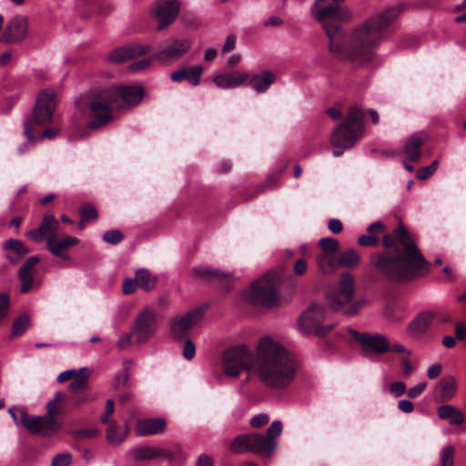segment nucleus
<instances>
[{
    "label": "nucleus",
    "mask_w": 466,
    "mask_h": 466,
    "mask_svg": "<svg viewBox=\"0 0 466 466\" xmlns=\"http://www.w3.org/2000/svg\"><path fill=\"white\" fill-rule=\"evenodd\" d=\"M322 249V253L336 254L339 250V244L337 239L333 238H324L319 242Z\"/></svg>",
    "instance_id": "nucleus-38"
},
{
    "label": "nucleus",
    "mask_w": 466,
    "mask_h": 466,
    "mask_svg": "<svg viewBox=\"0 0 466 466\" xmlns=\"http://www.w3.org/2000/svg\"><path fill=\"white\" fill-rule=\"evenodd\" d=\"M363 115L359 106H351L345 122L334 129L330 138L331 145L341 149L353 147L363 132Z\"/></svg>",
    "instance_id": "nucleus-6"
},
{
    "label": "nucleus",
    "mask_w": 466,
    "mask_h": 466,
    "mask_svg": "<svg viewBox=\"0 0 466 466\" xmlns=\"http://www.w3.org/2000/svg\"><path fill=\"white\" fill-rule=\"evenodd\" d=\"M249 78V74L245 72L222 73L216 75L212 81L218 87L232 89L240 86Z\"/></svg>",
    "instance_id": "nucleus-19"
},
{
    "label": "nucleus",
    "mask_w": 466,
    "mask_h": 466,
    "mask_svg": "<svg viewBox=\"0 0 466 466\" xmlns=\"http://www.w3.org/2000/svg\"><path fill=\"white\" fill-rule=\"evenodd\" d=\"M165 427L166 421L163 419H140L136 422L135 431L138 436L153 435L161 432Z\"/></svg>",
    "instance_id": "nucleus-22"
},
{
    "label": "nucleus",
    "mask_w": 466,
    "mask_h": 466,
    "mask_svg": "<svg viewBox=\"0 0 466 466\" xmlns=\"http://www.w3.org/2000/svg\"><path fill=\"white\" fill-rule=\"evenodd\" d=\"M406 390V384L403 381H394L389 386V391L396 398L403 395Z\"/></svg>",
    "instance_id": "nucleus-49"
},
{
    "label": "nucleus",
    "mask_w": 466,
    "mask_h": 466,
    "mask_svg": "<svg viewBox=\"0 0 466 466\" xmlns=\"http://www.w3.org/2000/svg\"><path fill=\"white\" fill-rule=\"evenodd\" d=\"M35 128V127H33L32 126V121H25L24 135L31 144L40 142L44 137H47L49 139L54 138L58 133V130L56 129H46L41 135L35 136L34 134Z\"/></svg>",
    "instance_id": "nucleus-31"
},
{
    "label": "nucleus",
    "mask_w": 466,
    "mask_h": 466,
    "mask_svg": "<svg viewBox=\"0 0 466 466\" xmlns=\"http://www.w3.org/2000/svg\"><path fill=\"white\" fill-rule=\"evenodd\" d=\"M275 79L276 76L271 71L265 70L261 74L249 75L248 81L257 93H264Z\"/></svg>",
    "instance_id": "nucleus-27"
},
{
    "label": "nucleus",
    "mask_w": 466,
    "mask_h": 466,
    "mask_svg": "<svg viewBox=\"0 0 466 466\" xmlns=\"http://www.w3.org/2000/svg\"><path fill=\"white\" fill-rule=\"evenodd\" d=\"M358 244L362 247H374L379 244V237L371 235H361L358 238Z\"/></svg>",
    "instance_id": "nucleus-50"
},
{
    "label": "nucleus",
    "mask_w": 466,
    "mask_h": 466,
    "mask_svg": "<svg viewBox=\"0 0 466 466\" xmlns=\"http://www.w3.org/2000/svg\"><path fill=\"white\" fill-rule=\"evenodd\" d=\"M231 448L234 452H242L245 451H249L248 434L240 435L237 437L233 441Z\"/></svg>",
    "instance_id": "nucleus-42"
},
{
    "label": "nucleus",
    "mask_w": 466,
    "mask_h": 466,
    "mask_svg": "<svg viewBox=\"0 0 466 466\" xmlns=\"http://www.w3.org/2000/svg\"><path fill=\"white\" fill-rule=\"evenodd\" d=\"M77 377H79V375L76 370H68L61 372L57 377V380L59 382H64L73 378L76 379Z\"/></svg>",
    "instance_id": "nucleus-63"
},
{
    "label": "nucleus",
    "mask_w": 466,
    "mask_h": 466,
    "mask_svg": "<svg viewBox=\"0 0 466 466\" xmlns=\"http://www.w3.org/2000/svg\"><path fill=\"white\" fill-rule=\"evenodd\" d=\"M384 316L390 322L398 323L404 319V312L401 309L389 305L384 309Z\"/></svg>",
    "instance_id": "nucleus-36"
},
{
    "label": "nucleus",
    "mask_w": 466,
    "mask_h": 466,
    "mask_svg": "<svg viewBox=\"0 0 466 466\" xmlns=\"http://www.w3.org/2000/svg\"><path fill=\"white\" fill-rule=\"evenodd\" d=\"M248 441L250 451L264 454L271 453L276 444L262 434H248Z\"/></svg>",
    "instance_id": "nucleus-26"
},
{
    "label": "nucleus",
    "mask_w": 466,
    "mask_h": 466,
    "mask_svg": "<svg viewBox=\"0 0 466 466\" xmlns=\"http://www.w3.org/2000/svg\"><path fill=\"white\" fill-rule=\"evenodd\" d=\"M40 261V258L37 256H32L27 258L21 268H19L18 273H25V274H33V269L35 266Z\"/></svg>",
    "instance_id": "nucleus-45"
},
{
    "label": "nucleus",
    "mask_w": 466,
    "mask_h": 466,
    "mask_svg": "<svg viewBox=\"0 0 466 466\" xmlns=\"http://www.w3.org/2000/svg\"><path fill=\"white\" fill-rule=\"evenodd\" d=\"M354 294L353 277L350 273H343L339 284L327 290V305L333 311H341L344 316H354L365 304V300L362 299L352 301Z\"/></svg>",
    "instance_id": "nucleus-5"
},
{
    "label": "nucleus",
    "mask_w": 466,
    "mask_h": 466,
    "mask_svg": "<svg viewBox=\"0 0 466 466\" xmlns=\"http://www.w3.org/2000/svg\"><path fill=\"white\" fill-rule=\"evenodd\" d=\"M135 277L137 278L138 287L144 291L153 290L157 286V278L147 268L137 269Z\"/></svg>",
    "instance_id": "nucleus-30"
},
{
    "label": "nucleus",
    "mask_w": 466,
    "mask_h": 466,
    "mask_svg": "<svg viewBox=\"0 0 466 466\" xmlns=\"http://www.w3.org/2000/svg\"><path fill=\"white\" fill-rule=\"evenodd\" d=\"M195 354H196L195 344L193 343V341L191 339H187L185 342V345H184L183 351H182L183 357L186 360H190L195 357Z\"/></svg>",
    "instance_id": "nucleus-55"
},
{
    "label": "nucleus",
    "mask_w": 466,
    "mask_h": 466,
    "mask_svg": "<svg viewBox=\"0 0 466 466\" xmlns=\"http://www.w3.org/2000/svg\"><path fill=\"white\" fill-rule=\"evenodd\" d=\"M431 312H421L409 324L407 328L408 334L412 338H420L422 336L433 320Z\"/></svg>",
    "instance_id": "nucleus-24"
},
{
    "label": "nucleus",
    "mask_w": 466,
    "mask_h": 466,
    "mask_svg": "<svg viewBox=\"0 0 466 466\" xmlns=\"http://www.w3.org/2000/svg\"><path fill=\"white\" fill-rule=\"evenodd\" d=\"M203 313L201 309H196L172 318L169 323L172 338L178 340L187 336L189 330L202 319Z\"/></svg>",
    "instance_id": "nucleus-14"
},
{
    "label": "nucleus",
    "mask_w": 466,
    "mask_h": 466,
    "mask_svg": "<svg viewBox=\"0 0 466 466\" xmlns=\"http://www.w3.org/2000/svg\"><path fill=\"white\" fill-rule=\"evenodd\" d=\"M115 9L113 3L109 1H103L98 5V13L101 15H107L111 14Z\"/></svg>",
    "instance_id": "nucleus-59"
},
{
    "label": "nucleus",
    "mask_w": 466,
    "mask_h": 466,
    "mask_svg": "<svg viewBox=\"0 0 466 466\" xmlns=\"http://www.w3.org/2000/svg\"><path fill=\"white\" fill-rule=\"evenodd\" d=\"M202 73L203 67L199 65L187 67L186 80L193 86H196L200 83Z\"/></svg>",
    "instance_id": "nucleus-37"
},
{
    "label": "nucleus",
    "mask_w": 466,
    "mask_h": 466,
    "mask_svg": "<svg viewBox=\"0 0 466 466\" xmlns=\"http://www.w3.org/2000/svg\"><path fill=\"white\" fill-rule=\"evenodd\" d=\"M441 368L442 367L440 363L431 365L427 370L428 378L431 380L438 378L441 372Z\"/></svg>",
    "instance_id": "nucleus-62"
},
{
    "label": "nucleus",
    "mask_w": 466,
    "mask_h": 466,
    "mask_svg": "<svg viewBox=\"0 0 466 466\" xmlns=\"http://www.w3.org/2000/svg\"><path fill=\"white\" fill-rule=\"evenodd\" d=\"M79 240L76 238L66 237L57 239L56 236H48L46 238L47 249L54 255L64 259H68L66 252L72 247L77 245Z\"/></svg>",
    "instance_id": "nucleus-20"
},
{
    "label": "nucleus",
    "mask_w": 466,
    "mask_h": 466,
    "mask_svg": "<svg viewBox=\"0 0 466 466\" xmlns=\"http://www.w3.org/2000/svg\"><path fill=\"white\" fill-rule=\"evenodd\" d=\"M456 391V380L453 376L443 377L434 390V399L439 402L450 400Z\"/></svg>",
    "instance_id": "nucleus-23"
},
{
    "label": "nucleus",
    "mask_w": 466,
    "mask_h": 466,
    "mask_svg": "<svg viewBox=\"0 0 466 466\" xmlns=\"http://www.w3.org/2000/svg\"><path fill=\"white\" fill-rule=\"evenodd\" d=\"M59 228V222L52 214H45L43 220L36 229L27 232L26 236L35 242H41L48 236L56 237Z\"/></svg>",
    "instance_id": "nucleus-16"
},
{
    "label": "nucleus",
    "mask_w": 466,
    "mask_h": 466,
    "mask_svg": "<svg viewBox=\"0 0 466 466\" xmlns=\"http://www.w3.org/2000/svg\"><path fill=\"white\" fill-rule=\"evenodd\" d=\"M20 423L31 433L42 436H50L56 432L60 425L54 417L50 416H31L22 410Z\"/></svg>",
    "instance_id": "nucleus-13"
},
{
    "label": "nucleus",
    "mask_w": 466,
    "mask_h": 466,
    "mask_svg": "<svg viewBox=\"0 0 466 466\" xmlns=\"http://www.w3.org/2000/svg\"><path fill=\"white\" fill-rule=\"evenodd\" d=\"M282 428L283 426L280 420L273 421L267 431L268 439L274 441V439L281 433Z\"/></svg>",
    "instance_id": "nucleus-51"
},
{
    "label": "nucleus",
    "mask_w": 466,
    "mask_h": 466,
    "mask_svg": "<svg viewBox=\"0 0 466 466\" xmlns=\"http://www.w3.org/2000/svg\"><path fill=\"white\" fill-rule=\"evenodd\" d=\"M80 216L83 221L96 219L98 216L96 209L92 205H85L80 209Z\"/></svg>",
    "instance_id": "nucleus-46"
},
{
    "label": "nucleus",
    "mask_w": 466,
    "mask_h": 466,
    "mask_svg": "<svg viewBox=\"0 0 466 466\" xmlns=\"http://www.w3.org/2000/svg\"><path fill=\"white\" fill-rule=\"evenodd\" d=\"M455 450L453 446H446L440 452V466H453Z\"/></svg>",
    "instance_id": "nucleus-39"
},
{
    "label": "nucleus",
    "mask_w": 466,
    "mask_h": 466,
    "mask_svg": "<svg viewBox=\"0 0 466 466\" xmlns=\"http://www.w3.org/2000/svg\"><path fill=\"white\" fill-rule=\"evenodd\" d=\"M384 230H385L384 225L380 221H376L368 227L367 235L378 237L379 234L382 233Z\"/></svg>",
    "instance_id": "nucleus-57"
},
{
    "label": "nucleus",
    "mask_w": 466,
    "mask_h": 466,
    "mask_svg": "<svg viewBox=\"0 0 466 466\" xmlns=\"http://www.w3.org/2000/svg\"><path fill=\"white\" fill-rule=\"evenodd\" d=\"M72 462L70 453H61L55 456L49 466H69Z\"/></svg>",
    "instance_id": "nucleus-48"
},
{
    "label": "nucleus",
    "mask_w": 466,
    "mask_h": 466,
    "mask_svg": "<svg viewBox=\"0 0 466 466\" xmlns=\"http://www.w3.org/2000/svg\"><path fill=\"white\" fill-rule=\"evenodd\" d=\"M3 248L5 250L14 253L16 257H13L11 254L7 255V259L15 264L19 258L29 252V249L23 244L22 241L15 238H9L5 241Z\"/></svg>",
    "instance_id": "nucleus-28"
},
{
    "label": "nucleus",
    "mask_w": 466,
    "mask_h": 466,
    "mask_svg": "<svg viewBox=\"0 0 466 466\" xmlns=\"http://www.w3.org/2000/svg\"><path fill=\"white\" fill-rule=\"evenodd\" d=\"M150 50L151 48L148 46L127 45L112 51L108 56V60L112 63L120 64L147 54Z\"/></svg>",
    "instance_id": "nucleus-17"
},
{
    "label": "nucleus",
    "mask_w": 466,
    "mask_h": 466,
    "mask_svg": "<svg viewBox=\"0 0 466 466\" xmlns=\"http://www.w3.org/2000/svg\"><path fill=\"white\" fill-rule=\"evenodd\" d=\"M9 307V296L6 293H0V322L7 317Z\"/></svg>",
    "instance_id": "nucleus-47"
},
{
    "label": "nucleus",
    "mask_w": 466,
    "mask_h": 466,
    "mask_svg": "<svg viewBox=\"0 0 466 466\" xmlns=\"http://www.w3.org/2000/svg\"><path fill=\"white\" fill-rule=\"evenodd\" d=\"M124 239V235L117 229L107 230L103 235V240L110 245H117Z\"/></svg>",
    "instance_id": "nucleus-43"
},
{
    "label": "nucleus",
    "mask_w": 466,
    "mask_h": 466,
    "mask_svg": "<svg viewBox=\"0 0 466 466\" xmlns=\"http://www.w3.org/2000/svg\"><path fill=\"white\" fill-rule=\"evenodd\" d=\"M30 325V318L26 313L21 314L16 318L12 326V337L23 334Z\"/></svg>",
    "instance_id": "nucleus-35"
},
{
    "label": "nucleus",
    "mask_w": 466,
    "mask_h": 466,
    "mask_svg": "<svg viewBox=\"0 0 466 466\" xmlns=\"http://www.w3.org/2000/svg\"><path fill=\"white\" fill-rule=\"evenodd\" d=\"M382 243L388 249L372 256L370 262L389 281H409L429 265L403 224L397 227L394 235L386 234Z\"/></svg>",
    "instance_id": "nucleus-3"
},
{
    "label": "nucleus",
    "mask_w": 466,
    "mask_h": 466,
    "mask_svg": "<svg viewBox=\"0 0 466 466\" xmlns=\"http://www.w3.org/2000/svg\"><path fill=\"white\" fill-rule=\"evenodd\" d=\"M137 288L139 287L136 277L134 279L130 278L124 279L122 287L124 294H133Z\"/></svg>",
    "instance_id": "nucleus-53"
},
{
    "label": "nucleus",
    "mask_w": 466,
    "mask_h": 466,
    "mask_svg": "<svg viewBox=\"0 0 466 466\" xmlns=\"http://www.w3.org/2000/svg\"><path fill=\"white\" fill-rule=\"evenodd\" d=\"M326 318L325 307L319 303H312L300 316L298 326L304 334L315 332L324 336L333 329V325L322 326Z\"/></svg>",
    "instance_id": "nucleus-8"
},
{
    "label": "nucleus",
    "mask_w": 466,
    "mask_h": 466,
    "mask_svg": "<svg viewBox=\"0 0 466 466\" xmlns=\"http://www.w3.org/2000/svg\"><path fill=\"white\" fill-rule=\"evenodd\" d=\"M86 379L83 377H77L69 386V390L72 393H79L86 388Z\"/></svg>",
    "instance_id": "nucleus-52"
},
{
    "label": "nucleus",
    "mask_w": 466,
    "mask_h": 466,
    "mask_svg": "<svg viewBox=\"0 0 466 466\" xmlns=\"http://www.w3.org/2000/svg\"><path fill=\"white\" fill-rule=\"evenodd\" d=\"M71 434L76 439H93L98 435V430L96 428H85L73 431Z\"/></svg>",
    "instance_id": "nucleus-44"
},
{
    "label": "nucleus",
    "mask_w": 466,
    "mask_h": 466,
    "mask_svg": "<svg viewBox=\"0 0 466 466\" xmlns=\"http://www.w3.org/2000/svg\"><path fill=\"white\" fill-rule=\"evenodd\" d=\"M360 342L366 354L372 352L383 354L390 350V343L387 338L381 334L370 335L363 333L360 337Z\"/></svg>",
    "instance_id": "nucleus-18"
},
{
    "label": "nucleus",
    "mask_w": 466,
    "mask_h": 466,
    "mask_svg": "<svg viewBox=\"0 0 466 466\" xmlns=\"http://www.w3.org/2000/svg\"><path fill=\"white\" fill-rule=\"evenodd\" d=\"M18 277L21 280L20 291L22 293L28 292L34 287H39V284L35 282L33 274L18 273Z\"/></svg>",
    "instance_id": "nucleus-40"
},
{
    "label": "nucleus",
    "mask_w": 466,
    "mask_h": 466,
    "mask_svg": "<svg viewBox=\"0 0 466 466\" xmlns=\"http://www.w3.org/2000/svg\"><path fill=\"white\" fill-rule=\"evenodd\" d=\"M191 47L186 38H169L163 42L153 58L161 65H171L179 60Z\"/></svg>",
    "instance_id": "nucleus-10"
},
{
    "label": "nucleus",
    "mask_w": 466,
    "mask_h": 466,
    "mask_svg": "<svg viewBox=\"0 0 466 466\" xmlns=\"http://www.w3.org/2000/svg\"><path fill=\"white\" fill-rule=\"evenodd\" d=\"M344 0H316L310 8L311 16L322 26L329 38V50L355 64L370 62L384 37V30L399 16L400 9L391 7L354 27L345 35L340 23L350 21V8L340 6Z\"/></svg>",
    "instance_id": "nucleus-1"
},
{
    "label": "nucleus",
    "mask_w": 466,
    "mask_h": 466,
    "mask_svg": "<svg viewBox=\"0 0 466 466\" xmlns=\"http://www.w3.org/2000/svg\"><path fill=\"white\" fill-rule=\"evenodd\" d=\"M30 36L29 18L23 15H16L8 20L2 33V43L20 45Z\"/></svg>",
    "instance_id": "nucleus-11"
},
{
    "label": "nucleus",
    "mask_w": 466,
    "mask_h": 466,
    "mask_svg": "<svg viewBox=\"0 0 466 466\" xmlns=\"http://www.w3.org/2000/svg\"><path fill=\"white\" fill-rule=\"evenodd\" d=\"M151 58H144L129 66V69L133 72L143 70L151 65Z\"/></svg>",
    "instance_id": "nucleus-58"
},
{
    "label": "nucleus",
    "mask_w": 466,
    "mask_h": 466,
    "mask_svg": "<svg viewBox=\"0 0 466 466\" xmlns=\"http://www.w3.org/2000/svg\"><path fill=\"white\" fill-rule=\"evenodd\" d=\"M318 266L323 274H329L336 270L339 266V260L335 254L320 253L317 257Z\"/></svg>",
    "instance_id": "nucleus-32"
},
{
    "label": "nucleus",
    "mask_w": 466,
    "mask_h": 466,
    "mask_svg": "<svg viewBox=\"0 0 466 466\" xmlns=\"http://www.w3.org/2000/svg\"><path fill=\"white\" fill-rule=\"evenodd\" d=\"M438 416L442 420H449L451 425H461L464 416L461 410L451 405H442L438 409Z\"/></svg>",
    "instance_id": "nucleus-29"
},
{
    "label": "nucleus",
    "mask_w": 466,
    "mask_h": 466,
    "mask_svg": "<svg viewBox=\"0 0 466 466\" xmlns=\"http://www.w3.org/2000/svg\"><path fill=\"white\" fill-rule=\"evenodd\" d=\"M279 276L268 272L255 280L250 288L244 291V299L251 304L271 307L277 300L276 285Z\"/></svg>",
    "instance_id": "nucleus-7"
},
{
    "label": "nucleus",
    "mask_w": 466,
    "mask_h": 466,
    "mask_svg": "<svg viewBox=\"0 0 466 466\" xmlns=\"http://www.w3.org/2000/svg\"><path fill=\"white\" fill-rule=\"evenodd\" d=\"M130 455L137 461H151L167 456V451L159 447L137 446L130 450Z\"/></svg>",
    "instance_id": "nucleus-25"
},
{
    "label": "nucleus",
    "mask_w": 466,
    "mask_h": 466,
    "mask_svg": "<svg viewBox=\"0 0 466 466\" xmlns=\"http://www.w3.org/2000/svg\"><path fill=\"white\" fill-rule=\"evenodd\" d=\"M196 466H214V461L208 455L202 453L198 456Z\"/></svg>",
    "instance_id": "nucleus-64"
},
{
    "label": "nucleus",
    "mask_w": 466,
    "mask_h": 466,
    "mask_svg": "<svg viewBox=\"0 0 466 466\" xmlns=\"http://www.w3.org/2000/svg\"><path fill=\"white\" fill-rule=\"evenodd\" d=\"M428 137L424 133H415L406 141L404 154L411 162H417L421 157L420 147L427 140Z\"/></svg>",
    "instance_id": "nucleus-21"
},
{
    "label": "nucleus",
    "mask_w": 466,
    "mask_h": 466,
    "mask_svg": "<svg viewBox=\"0 0 466 466\" xmlns=\"http://www.w3.org/2000/svg\"><path fill=\"white\" fill-rule=\"evenodd\" d=\"M360 260V257L357 251L352 248L342 252L339 258V266L346 268H355Z\"/></svg>",
    "instance_id": "nucleus-33"
},
{
    "label": "nucleus",
    "mask_w": 466,
    "mask_h": 466,
    "mask_svg": "<svg viewBox=\"0 0 466 466\" xmlns=\"http://www.w3.org/2000/svg\"><path fill=\"white\" fill-rule=\"evenodd\" d=\"M157 327V314L152 309L147 307L136 318L131 331L137 343H143L153 336Z\"/></svg>",
    "instance_id": "nucleus-12"
},
{
    "label": "nucleus",
    "mask_w": 466,
    "mask_h": 466,
    "mask_svg": "<svg viewBox=\"0 0 466 466\" xmlns=\"http://www.w3.org/2000/svg\"><path fill=\"white\" fill-rule=\"evenodd\" d=\"M56 106V92L50 89L41 91L33 109V116L25 119V121H32L33 127L50 123L54 117Z\"/></svg>",
    "instance_id": "nucleus-9"
},
{
    "label": "nucleus",
    "mask_w": 466,
    "mask_h": 466,
    "mask_svg": "<svg viewBox=\"0 0 466 466\" xmlns=\"http://www.w3.org/2000/svg\"><path fill=\"white\" fill-rule=\"evenodd\" d=\"M195 274L201 278H226L228 277V273L221 272L218 269H212L210 268L201 267L195 269Z\"/></svg>",
    "instance_id": "nucleus-41"
},
{
    "label": "nucleus",
    "mask_w": 466,
    "mask_h": 466,
    "mask_svg": "<svg viewBox=\"0 0 466 466\" xmlns=\"http://www.w3.org/2000/svg\"><path fill=\"white\" fill-rule=\"evenodd\" d=\"M127 435V431L118 433V427L116 421H111L107 424L106 431V437L109 443L113 445L120 444Z\"/></svg>",
    "instance_id": "nucleus-34"
},
{
    "label": "nucleus",
    "mask_w": 466,
    "mask_h": 466,
    "mask_svg": "<svg viewBox=\"0 0 466 466\" xmlns=\"http://www.w3.org/2000/svg\"><path fill=\"white\" fill-rule=\"evenodd\" d=\"M426 387H427L426 382L418 383L417 385L411 387L408 390L407 395L411 399L417 398L425 390Z\"/></svg>",
    "instance_id": "nucleus-56"
},
{
    "label": "nucleus",
    "mask_w": 466,
    "mask_h": 466,
    "mask_svg": "<svg viewBox=\"0 0 466 466\" xmlns=\"http://www.w3.org/2000/svg\"><path fill=\"white\" fill-rule=\"evenodd\" d=\"M144 96L141 86H126L94 91L76 100V108L88 118L89 129H96L112 120V110L118 107L134 106Z\"/></svg>",
    "instance_id": "nucleus-4"
},
{
    "label": "nucleus",
    "mask_w": 466,
    "mask_h": 466,
    "mask_svg": "<svg viewBox=\"0 0 466 466\" xmlns=\"http://www.w3.org/2000/svg\"><path fill=\"white\" fill-rule=\"evenodd\" d=\"M179 3L177 0H157L154 6V15L158 21L157 29L169 25L177 16Z\"/></svg>",
    "instance_id": "nucleus-15"
},
{
    "label": "nucleus",
    "mask_w": 466,
    "mask_h": 466,
    "mask_svg": "<svg viewBox=\"0 0 466 466\" xmlns=\"http://www.w3.org/2000/svg\"><path fill=\"white\" fill-rule=\"evenodd\" d=\"M187 69V67H184V68H180L178 70L173 71L170 74L171 80L176 83H180V82L186 80Z\"/></svg>",
    "instance_id": "nucleus-61"
},
{
    "label": "nucleus",
    "mask_w": 466,
    "mask_h": 466,
    "mask_svg": "<svg viewBox=\"0 0 466 466\" xmlns=\"http://www.w3.org/2000/svg\"><path fill=\"white\" fill-rule=\"evenodd\" d=\"M222 367L225 374L233 378L247 370L263 384L275 390L290 385L297 372L296 362L287 350L268 337L258 342L255 355L246 345L227 350L224 352Z\"/></svg>",
    "instance_id": "nucleus-2"
},
{
    "label": "nucleus",
    "mask_w": 466,
    "mask_h": 466,
    "mask_svg": "<svg viewBox=\"0 0 466 466\" xmlns=\"http://www.w3.org/2000/svg\"><path fill=\"white\" fill-rule=\"evenodd\" d=\"M268 420H269V418L267 414L260 413V414L254 416L250 420V424L252 427H260V426H263L266 423H268Z\"/></svg>",
    "instance_id": "nucleus-60"
},
{
    "label": "nucleus",
    "mask_w": 466,
    "mask_h": 466,
    "mask_svg": "<svg viewBox=\"0 0 466 466\" xmlns=\"http://www.w3.org/2000/svg\"><path fill=\"white\" fill-rule=\"evenodd\" d=\"M114 412V400L111 399H108L106 401V407H105V412L100 417V420L104 424H109L111 420H109L111 415Z\"/></svg>",
    "instance_id": "nucleus-54"
}]
</instances>
